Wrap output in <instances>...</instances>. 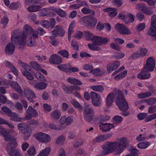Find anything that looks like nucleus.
I'll use <instances>...</instances> for the list:
<instances>
[{"label":"nucleus","instance_id":"f257e3e1","mask_svg":"<svg viewBox=\"0 0 156 156\" xmlns=\"http://www.w3.org/2000/svg\"><path fill=\"white\" fill-rule=\"evenodd\" d=\"M18 32L15 31L12 32L11 37V42H9L6 46L5 48V52L8 55H11L13 54L15 48V45L18 46L19 48H22L24 44H20V41L17 38Z\"/></svg>","mask_w":156,"mask_h":156},{"label":"nucleus","instance_id":"f03ea898","mask_svg":"<svg viewBox=\"0 0 156 156\" xmlns=\"http://www.w3.org/2000/svg\"><path fill=\"white\" fill-rule=\"evenodd\" d=\"M23 29L24 31L21 34L20 30L18 29L14 30L12 32H15V31L18 32L19 35L18 36L17 38L20 41V44H23L24 45L26 44V40L28 36L37 33L36 31H34L31 26L27 24L24 26Z\"/></svg>","mask_w":156,"mask_h":156},{"label":"nucleus","instance_id":"7ed1b4c3","mask_svg":"<svg viewBox=\"0 0 156 156\" xmlns=\"http://www.w3.org/2000/svg\"><path fill=\"white\" fill-rule=\"evenodd\" d=\"M115 92L117 95L115 100L117 106L119 107H129L128 104L122 92L119 89H116Z\"/></svg>","mask_w":156,"mask_h":156},{"label":"nucleus","instance_id":"20e7f679","mask_svg":"<svg viewBox=\"0 0 156 156\" xmlns=\"http://www.w3.org/2000/svg\"><path fill=\"white\" fill-rule=\"evenodd\" d=\"M117 142H108L104 145L103 149L106 154L115 152L116 154H120Z\"/></svg>","mask_w":156,"mask_h":156},{"label":"nucleus","instance_id":"39448f33","mask_svg":"<svg viewBox=\"0 0 156 156\" xmlns=\"http://www.w3.org/2000/svg\"><path fill=\"white\" fill-rule=\"evenodd\" d=\"M28 125L26 123H19L17 126L18 129L24 134L23 138L26 140L30 137V133L29 131Z\"/></svg>","mask_w":156,"mask_h":156},{"label":"nucleus","instance_id":"423d86ee","mask_svg":"<svg viewBox=\"0 0 156 156\" xmlns=\"http://www.w3.org/2000/svg\"><path fill=\"white\" fill-rule=\"evenodd\" d=\"M90 94L93 105L95 107L100 106L101 103L100 95L94 91L91 92Z\"/></svg>","mask_w":156,"mask_h":156},{"label":"nucleus","instance_id":"0eeeda50","mask_svg":"<svg viewBox=\"0 0 156 156\" xmlns=\"http://www.w3.org/2000/svg\"><path fill=\"white\" fill-rule=\"evenodd\" d=\"M155 60L152 57L149 58L146 61V63L143 69L149 72L152 71L155 66Z\"/></svg>","mask_w":156,"mask_h":156},{"label":"nucleus","instance_id":"6e6552de","mask_svg":"<svg viewBox=\"0 0 156 156\" xmlns=\"http://www.w3.org/2000/svg\"><path fill=\"white\" fill-rule=\"evenodd\" d=\"M34 136L38 141L41 142L47 143L51 140V138L48 135L41 132L36 133Z\"/></svg>","mask_w":156,"mask_h":156},{"label":"nucleus","instance_id":"1a4fd4ad","mask_svg":"<svg viewBox=\"0 0 156 156\" xmlns=\"http://www.w3.org/2000/svg\"><path fill=\"white\" fill-rule=\"evenodd\" d=\"M24 93L25 97L30 101L33 102L36 98V96L33 91L28 87L24 89Z\"/></svg>","mask_w":156,"mask_h":156},{"label":"nucleus","instance_id":"9d476101","mask_svg":"<svg viewBox=\"0 0 156 156\" xmlns=\"http://www.w3.org/2000/svg\"><path fill=\"white\" fill-rule=\"evenodd\" d=\"M151 27L147 34L150 36H154L156 33V15L154 14L151 17Z\"/></svg>","mask_w":156,"mask_h":156},{"label":"nucleus","instance_id":"9b49d317","mask_svg":"<svg viewBox=\"0 0 156 156\" xmlns=\"http://www.w3.org/2000/svg\"><path fill=\"white\" fill-rule=\"evenodd\" d=\"M117 142L119 149L118 151L122 153L124 149L128 146L129 141L127 138L123 137L119 139Z\"/></svg>","mask_w":156,"mask_h":156},{"label":"nucleus","instance_id":"f8f14e48","mask_svg":"<svg viewBox=\"0 0 156 156\" xmlns=\"http://www.w3.org/2000/svg\"><path fill=\"white\" fill-rule=\"evenodd\" d=\"M115 28L120 33L122 34L129 35L132 33L130 30L122 24L118 23L115 26Z\"/></svg>","mask_w":156,"mask_h":156},{"label":"nucleus","instance_id":"ddd939ff","mask_svg":"<svg viewBox=\"0 0 156 156\" xmlns=\"http://www.w3.org/2000/svg\"><path fill=\"white\" fill-rule=\"evenodd\" d=\"M52 35L55 36L62 37L65 33V30L60 25H57L55 27L54 29L52 31Z\"/></svg>","mask_w":156,"mask_h":156},{"label":"nucleus","instance_id":"4468645a","mask_svg":"<svg viewBox=\"0 0 156 156\" xmlns=\"http://www.w3.org/2000/svg\"><path fill=\"white\" fill-rule=\"evenodd\" d=\"M28 39L26 41L27 44L30 47H33L36 44V40L38 38V33L28 36Z\"/></svg>","mask_w":156,"mask_h":156},{"label":"nucleus","instance_id":"2eb2a0df","mask_svg":"<svg viewBox=\"0 0 156 156\" xmlns=\"http://www.w3.org/2000/svg\"><path fill=\"white\" fill-rule=\"evenodd\" d=\"M62 61V58L57 54L51 55L49 59V62L53 64H58L61 63Z\"/></svg>","mask_w":156,"mask_h":156},{"label":"nucleus","instance_id":"dca6fc26","mask_svg":"<svg viewBox=\"0 0 156 156\" xmlns=\"http://www.w3.org/2000/svg\"><path fill=\"white\" fill-rule=\"evenodd\" d=\"M27 114L24 117L26 120L30 119L32 117L36 116L38 113L36 110L33 108H28L26 111Z\"/></svg>","mask_w":156,"mask_h":156},{"label":"nucleus","instance_id":"f3484780","mask_svg":"<svg viewBox=\"0 0 156 156\" xmlns=\"http://www.w3.org/2000/svg\"><path fill=\"white\" fill-rule=\"evenodd\" d=\"M9 84L18 93L21 95L23 94V91L20 85L16 82L10 81Z\"/></svg>","mask_w":156,"mask_h":156},{"label":"nucleus","instance_id":"a211bd4d","mask_svg":"<svg viewBox=\"0 0 156 156\" xmlns=\"http://www.w3.org/2000/svg\"><path fill=\"white\" fill-rule=\"evenodd\" d=\"M151 76V74L149 71L146 70H144L143 69L142 71L140 73L137 75V77L141 80L147 79Z\"/></svg>","mask_w":156,"mask_h":156},{"label":"nucleus","instance_id":"6ab92c4d","mask_svg":"<svg viewBox=\"0 0 156 156\" xmlns=\"http://www.w3.org/2000/svg\"><path fill=\"white\" fill-rule=\"evenodd\" d=\"M114 94L113 93H109L107 96L106 98V105L108 107L112 106L114 102Z\"/></svg>","mask_w":156,"mask_h":156},{"label":"nucleus","instance_id":"aec40b11","mask_svg":"<svg viewBox=\"0 0 156 156\" xmlns=\"http://www.w3.org/2000/svg\"><path fill=\"white\" fill-rule=\"evenodd\" d=\"M114 127V126L112 124L107 123L102 124V122L101 123V124L99 125L100 129L102 131L105 132L108 131Z\"/></svg>","mask_w":156,"mask_h":156},{"label":"nucleus","instance_id":"412c9836","mask_svg":"<svg viewBox=\"0 0 156 156\" xmlns=\"http://www.w3.org/2000/svg\"><path fill=\"white\" fill-rule=\"evenodd\" d=\"M47 83L44 82H39L36 83L34 85V87L37 90H43L47 87Z\"/></svg>","mask_w":156,"mask_h":156},{"label":"nucleus","instance_id":"4be33fe9","mask_svg":"<svg viewBox=\"0 0 156 156\" xmlns=\"http://www.w3.org/2000/svg\"><path fill=\"white\" fill-rule=\"evenodd\" d=\"M61 115V113L59 110H56L52 112L50 114L51 118L55 120H58Z\"/></svg>","mask_w":156,"mask_h":156},{"label":"nucleus","instance_id":"5701e85b","mask_svg":"<svg viewBox=\"0 0 156 156\" xmlns=\"http://www.w3.org/2000/svg\"><path fill=\"white\" fill-rule=\"evenodd\" d=\"M105 12H108V15L111 17H113L115 16L117 14V12L115 10L114 8H106L103 10Z\"/></svg>","mask_w":156,"mask_h":156},{"label":"nucleus","instance_id":"b1692460","mask_svg":"<svg viewBox=\"0 0 156 156\" xmlns=\"http://www.w3.org/2000/svg\"><path fill=\"white\" fill-rule=\"evenodd\" d=\"M25 71L23 70H21V73L22 75L26 77L28 80H32L34 79V77L32 72H30L29 71Z\"/></svg>","mask_w":156,"mask_h":156},{"label":"nucleus","instance_id":"393cba45","mask_svg":"<svg viewBox=\"0 0 156 156\" xmlns=\"http://www.w3.org/2000/svg\"><path fill=\"white\" fill-rule=\"evenodd\" d=\"M6 66L7 67L9 68L12 71V73L16 75H18V71L15 67L10 62L6 61Z\"/></svg>","mask_w":156,"mask_h":156},{"label":"nucleus","instance_id":"a878e982","mask_svg":"<svg viewBox=\"0 0 156 156\" xmlns=\"http://www.w3.org/2000/svg\"><path fill=\"white\" fill-rule=\"evenodd\" d=\"M41 9V7L39 5H31L28 8V10L30 12H36L39 11Z\"/></svg>","mask_w":156,"mask_h":156},{"label":"nucleus","instance_id":"bb28decb","mask_svg":"<svg viewBox=\"0 0 156 156\" xmlns=\"http://www.w3.org/2000/svg\"><path fill=\"white\" fill-rule=\"evenodd\" d=\"M56 12L59 16L62 17H65L67 16L66 13L64 10L58 8H55L52 10Z\"/></svg>","mask_w":156,"mask_h":156},{"label":"nucleus","instance_id":"cd10ccee","mask_svg":"<svg viewBox=\"0 0 156 156\" xmlns=\"http://www.w3.org/2000/svg\"><path fill=\"white\" fill-rule=\"evenodd\" d=\"M57 67L62 71L67 73L69 72V64L59 65Z\"/></svg>","mask_w":156,"mask_h":156},{"label":"nucleus","instance_id":"c85d7f7f","mask_svg":"<svg viewBox=\"0 0 156 156\" xmlns=\"http://www.w3.org/2000/svg\"><path fill=\"white\" fill-rule=\"evenodd\" d=\"M67 81L70 83L79 85H82L83 83L79 80L72 77H69L67 79Z\"/></svg>","mask_w":156,"mask_h":156},{"label":"nucleus","instance_id":"c756f323","mask_svg":"<svg viewBox=\"0 0 156 156\" xmlns=\"http://www.w3.org/2000/svg\"><path fill=\"white\" fill-rule=\"evenodd\" d=\"M18 63L20 66L24 69H22L21 70H23L25 71H31L30 68V66L28 65L26 63L23 62L20 60H19L18 62Z\"/></svg>","mask_w":156,"mask_h":156},{"label":"nucleus","instance_id":"7c9ffc66","mask_svg":"<svg viewBox=\"0 0 156 156\" xmlns=\"http://www.w3.org/2000/svg\"><path fill=\"white\" fill-rule=\"evenodd\" d=\"M10 156H20V154L18 150L15 149H8L7 150Z\"/></svg>","mask_w":156,"mask_h":156},{"label":"nucleus","instance_id":"2f4dec72","mask_svg":"<svg viewBox=\"0 0 156 156\" xmlns=\"http://www.w3.org/2000/svg\"><path fill=\"white\" fill-rule=\"evenodd\" d=\"M51 149L47 147L41 151L37 156H47L50 153Z\"/></svg>","mask_w":156,"mask_h":156},{"label":"nucleus","instance_id":"473e14b6","mask_svg":"<svg viewBox=\"0 0 156 156\" xmlns=\"http://www.w3.org/2000/svg\"><path fill=\"white\" fill-rule=\"evenodd\" d=\"M12 141L9 142L7 144V150L8 149L11 150L12 149H14V148H15L16 146V142L15 140V139H14Z\"/></svg>","mask_w":156,"mask_h":156},{"label":"nucleus","instance_id":"72a5a7b5","mask_svg":"<svg viewBox=\"0 0 156 156\" xmlns=\"http://www.w3.org/2000/svg\"><path fill=\"white\" fill-rule=\"evenodd\" d=\"M144 103L145 102L148 105H152L156 103V98H151L143 100Z\"/></svg>","mask_w":156,"mask_h":156},{"label":"nucleus","instance_id":"f704fd0d","mask_svg":"<svg viewBox=\"0 0 156 156\" xmlns=\"http://www.w3.org/2000/svg\"><path fill=\"white\" fill-rule=\"evenodd\" d=\"M138 97L139 98L142 99L150 97L151 96V93L150 91H146L144 93L138 94Z\"/></svg>","mask_w":156,"mask_h":156},{"label":"nucleus","instance_id":"c9c22d12","mask_svg":"<svg viewBox=\"0 0 156 156\" xmlns=\"http://www.w3.org/2000/svg\"><path fill=\"white\" fill-rule=\"evenodd\" d=\"M87 2L84 1H83L81 2L80 4H74L71 5L70 6V7L73 9H76L79 8L81 6H87Z\"/></svg>","mask_w":156,"mask_h":156},{"label":"nucleus","instance_id":"e433bc0d","mask_svg":"<svg viewBox=\"0 0 156 156\" xmlns=\"http://www.w3.org/2000/svg\"><path fill=\"white\" fill-rule=\"evenodd\" d=\"M90 88L93 90L99 92H102L104 89L102 85L93 86H91Z\"/></svg>","mask_w":156,"mask_h":156},{"label":"nucleus","instance_id":"4c0bfd02","mask_svg":"<svg viewBox=\"0 0 156 156\" xmlns=\"http://www.w3.org/2000/svg\"><path fill=\"white\" fill-rule=\"evenodd\" d=\"M48 127L52 129L59 130L62 129V127L59 125H56L54 123H51L48 125Z\"/></svg>","mask_w":156,"mask_h":156},{"label":"nucleus","instance_id":"58836bf2","mask_svg":"<svg viewBox=\"0 0 156 156\" xmlns=\"http://www.w3.org/2000/svg\"><path fill=\"white\" fill-rule=\"evenodd\" d=\"M82 12L85 14L91 13V15L94 16L95 12L94 11L87 7H84L81 10Z\"/></svg>","mask_w":156,"mask_h":156},{"label":"nucleus","instance_id":"ea45409f","mask_svg":"<svg viewBox=\"0 0 156 156\" xmlns=\"http://www.w3.org/2000/svg\"><path fill=\"white\" fill-rule=\"evenodd\" d=\"M89 18L87 16L81 18L79 20V22L81 24H87L89 25Z\"/></svg>","mask_w":156,"mask_h":156},{"label":"nucleus","instance_id":"a19ab883","mask_svg":"<svg viewBox=\"0 0 156 156\" xmlns=\"http://www.w3.org/2000/svg\"><path fill=\"white\" fill-rule=\"evenodd\" d=\"M101 37L98 36H93L91 39L93 44L94 45H100Z\"/></svg>","mask_w":156,"mask_h":156},{"label":"nucleus","instance_id":"79ce46f5","mask_svg":"<svg viewBox=\"0 0 156 156\" xmlns=\"http://www.w3.org/2000/svg\"><path fill=\"white\" fill-rule=\"evenodd\" d=\"M140 57L145 56L147 54V50L146 48H140L138 51Z\"/></svg>","mask_w":156,"mask_h":156},{"label":"nucleus","instance_id":"37998d69","mask_svg":"<svg viewBox=\"0 0 156 156\" xmlns=\"http://www.w3.org/2000/svg\"><path fill=\"white\" fill-rule=\"evenodd\" d=\"M35 76L37 79L39 81H47V80L44 76L41 73L37 72L36 73Z\"/></svg>","mask_w":156,"mask_h":156},{"label":"nucleus","instance_id":"c03bdc74","mask_svg":"<svg viewBox=\"0 0 156 156\" xmlns=\"http://www.w3.org/2000/svg\"><path fill=\"white\" fill-rule=\"evenodd\" d=\"M58 53L62 57L66 58H69V54L68 51L65 50H63L59 51Z\"/></svg>","mask_w":156,"mask_h":156},{"label":"nucleus","instance_id":"a18cd8bd","mask_svg":"<svg viewBox=\"0 0 156 156\" xmlns=\"http://www.w3.org/2000/svg\"><path fill=\"white\" fill-rule=\"evenodd\" d=\"M149 145V143L148 141L146 142H142L137 144V146L138 148L140 149H145L148 147Z\"/></svg>","mask_w":156,"mask_h":156},{"label":"nucleus","instance_id":"49530a36","mask_svg":"<svg viewBox=\"0 0 156 156\" xmlns=\"http://www.w3.org/2000/svg\"><path fill=\"white\" fill-rule=\"evenodd\" d=\"M30 66L36 70H38L41 67L39 64L37 62L34 61H31L30 62Z\"/></svg>","mask_w":156,"mask_h":156},{"label":"nucleus","instance_id":"de8ad7c7","mask_svg":"<svg viewBox=\"0 0 156 156\" xmlns=\"http://www.w3.org/2000/svg\"><path fill=\"white\" fill-rule=\"evenodd\" d=\"M94 116V115L83 114V117L85 120L88 122L92 121Z\"/></svg>","mask_w":156,"mask_h":156},{"label":"nucleus","instance_id":"09e8293b","mask_svg":"<svg viewBox=\"0 0 156 156\" xmlns=\"http://www.w3.org/2000/svg\"><path fill=\"white\" fill-rule=\"evenodd\" d=\"M128 16L130 18L129 21H128L127 18H126L125 20V22L126 24H128L130 22H133L134 20V16L132 14L129 13L128 15Z\"/></svg>","mask_w":156,"mask_h":156},{"label":"nucleus","instance_id":"8fccbe9b","mask_svg":"<svg viewBox=\"0 0 156 156\" xmlns=\"http://www.w3.org/2000/svg\"><path fill=\"white\" fill-rule=\"evenodd\" d=\"M128 108H119L120 110L121 111V114L124 116L129 115L130 112L127 111Z\"/></svg>","mask_w":156,"mask_h":156},{"label":"nucleus","instance_id":"3c124183","mask_svg":"<svg viewBox=\"0 0 156 156\" xmlns=\"http://www.w3.org/2000/svg\"><path fill=\"white\" fill-rule=\"evenodd\" d=\"M36 150L33 146L30 147L27 151V153L30 155H34L36 154Z\"/></svg>","mask_w":156,"mask_h":156},{"label":"nucleus","instance_id":"603ef678","mask_svg":"<svg viewBox=\"0 0 156 156\" xmlns=\"http://www.w3.org/2000/svg\"><path fill=\"white\" fill-rule=\"evenodd\" d=\"M105 140L103 135L98 136L93 140V143H95L96 142L100 143Z\"/></svg>","mask_w":156,"mask_h":156},{"label":"nucleus","instance_id":"864d4df0","mask_svg":"<svg viewBox=\"0 0 156 156\" xmlns=\"http://www.w3.org/2000/svg\"><path fill=\"white\" fill-rule=\"evenodd\" d=\"M140 58L138 51L132 54L129 58V60L136 59Z\"/></svg>","mask_w":156,"mask_h":156},{"label":"nucleus","instance_id":"5fc2aeb1","mask_svg":"<svg viewBox=\"0 0 156 156\" xmlns=\"http://www.w3.org/2000/svg\"><path fill=\"white\" fill-rule=\"evenodd\" d=\"M125 54L124 53L119 52L115 53L113 56L116 59H120L123 58Z\"/></svg>","mask_w":156,"mask_h":156},{"label":"nucleus","instance_id":"6e6d98bb","mask_svg":"<svg viewBox=\"0 0 156 156\" xmlns=\"http://www.w3.org/2000/svg\"><path fill=\"white\" fill-rule=\"evenodd\" d=\"M138 152L139 151L133 147L131 149L130 154L125 156H138Z\"/></svg>","mask_w":156,"mask_h":156},{"label":"nucleus","instance_id":"4d7b16f0","mask_svg":"<svg viewBox=\"0 0 156 156\" xmlns=\"http://www.w3.org/2000/svg\"><path fill=\"white\" fill-rule=\"evenodd\" d=\"M84 36L87 40L92 39L93 37V34L90 33L88 31H85L84 32Z\"/></svg>","mask_w":156,"mask_h":156},{"label":"nucleus","instance_id":"13d9d810","mask_svg":"<svg viewBox=\"0 0 156 156\" xmlns=\"http://www.w3.org/2000/svg\"><path fill=\"white\" fill-rule=\"evenodd\" d=\"M64 140V137L63 135H61L57 138L56 143L58 144H62L63 143Z\"/></svg>","mask_w":156,"mask_h":156},{"label":"nucleus","instance_id":"bf43d9fd","mask_svg":"<svg viewBox=\"0 0 156 156\" xmlns=\"http://www.w3.org/2000/svg\"><path fill=\"white\" fill-rule=\"evenodd\" d=\"M28 123L31 126L36 127L39 125L38 121L36 120L32 119L29 121Z\"/></svg>","mask_w":156,"mask_h":156},{"label":"nucleus","instance_id":"052dcab7","mask_svg":"<svg viewBox=\"0 0 156 156\" xmlns=\"http://www.w3.org/2000/svg\"><path fill=\"white\" fill-rule=\"evenodd\" d=\"M136 8L139 10H141L143 11L145 10L146 8L144 4L143 3H140L137 4L136 6Z\"/></svg>","mask_w":156,"mask_h":156},{"label":"nucleus","instance_id":"680f3d73","mask_svg":"<svg viewBox=\"0 0 156 156\" xmlns=\"http://www.w3.org/2000/svg\"><path fill=\"white\" fill-rule=\"evenodd\" d=\"M71 44L74 50L77 51L79 50V47L77 44L76 41L75 40L73 39L72 40Z\"/></svg>","mask_w":156,"mask_h":156},{"label":"nucleus","instance_id":"e2e57ef3","mask_svg":"<svg viewBox=\"0 0 156 156\" xmlns=\"http://www.w3.org/2000/svg\"><path fill=\"white\" fill-rule=\"evenodd\" d=\"M156 118V113L147 116L145 120V122H148Z\"/></svg>","mask_w":156,"mask_h":156},{"label":"nucleus","instance_id":"0e129e2a","mask_svg":"<svg viewBox=\"0 0 156 156\" xmlns=\"http://www.w3.org/2000/svg\"><path fill=\"white\" fill-rule=\"evenodd\" d=\"M94 115V110L91 108H85L84 110V114Z\"/></svg>","mask_w":156,"mask_h":156},{"label":"nucleus","instance_id":"69168bd1","mask_svg":"<svg viewBox=\"0 0 156 156\" xmlns=\"http://www.w3.org/2000/svg\"><path fill=\"white\" fill-rule=\"evenodd\" d=\"M83 140H78L75 141L73 144L74 147H78L83 144Z\"/></svg>","mask_w":156,"mask_h":156},{"label":"nucleus","instance_id":"338daca9","mask_svg":"<svg viewBox=\"0 0 156 156\" xmlns=\"http://www.w3.org/2000/svg\"><path fill=\"white\" fill-rule=\"evenodd\" d=\"M83 36V33L80 31H77V32L75 34L73 35V37L78 39H80L82 38Z\"/></svg>","mask_w":156,"mask_h":156},{"label":"nucleus","instance_id":"774afa93","mask_svg":"<svg viewBox=\"0 0 156 156\" xmlns=\"http://www.w3.org/2000/svg\"><path fill=\"white\" fill-rule=\"evenodd\" d=\"M145 27V24L144 23H141L138 24L136 27V30L138 31H140L144 30Z\"/></svg>","mask_w":156,"mask_h":156}]
</instances>
